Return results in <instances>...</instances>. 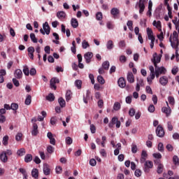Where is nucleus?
I'll list each match as a JSON object with an SVG mask.
<instances>
[{
	"label": "nucleus",
	"mask_w": 179,
	"mask_h": 179,
	"mask_svg": "<svg viewBox=\"0 0 179 179\" xmlns=\"http://www.w3.org/2000/svg\"><path fill=\"white\" fill-rule=\"evenodd\" d=\"M150 169H153V162L150 160H147L144 162L143 171L145 173H149Z\"/></svg>",
	"instance_id": "1"
},
{
	"label": "nucleus",
	"mask_w": 179,
	"mask_h": 179,
	"mask_svg": "<svg viewBox=\"0 0 179 179\" xmlns=\"http://www.w3.org/2000/svg\"><path fill=\"white\" fill-rule=\"evenodd\" d=\"M148 0H139V2L136 3V8H139V13L142 15L145 12V2Z\"/></svg>",
	"instance_id": "2"
},
{
	"label": "nucleus",
	"mask_w": 179,
	"mask_h": 179,
	"mask_svg": "<svg viewBox=\"0 0 179 179\" xmlns=\"http://www.w3.org/2000/svg\"><path fill=\"white\" fill-rule=\"evenodd\" d=\"M155 132H156L157 136H158L159 138L164 137V135H165L164 129L163 128V127H162V125L159 124L157 127Z\"/></svg>",
	"instance_id": "3"
},
{
	"label": "nucleus",
	"mask_w": 179,
	"mask_h": 179,
	"mask_svg": "<svg viewBox=\"0 0 179 179\" xmlns=\"http://www.w3.org/2000/svg\"><path fill=\"white\" fill-rule=\"evenodd\" d=\"M153 64L155 68V71H157L160 74H165L166 73V68L161 66L158 67L157 64H156V60L155 59H153Z\"/></svg>",
	"instance_id": "4"
},
{
	"label": "nucleus",
	"mask_w": 179,
	"mask_h": 179,
	"mask_svg": "<svg viewBox=\"0 0 179 179\" xmlns=\"http://www.w3.org/2000/svg\"><path fill=\"white\" fill-rule=\"evenodd\" d=\"M84 58L87 64H90L92 62V59L93 58V52H87L84 55Z\"/></svg>",
	"instance_id": "5"
},
{
	"label": "nucleus",
	"mask_w": 179,
	"mask_h": 179,
	"mask_svg": "<svg viewBox=\"0 0 179 179\" xmlns=\"http://www.w3.org/2000/svg\"><path fill=\"white\" fill-rule=\"evenodd\" d=\"M169 41L171 43V45L175 50H178L179 41L178 39H171V36L169 38Z\"/></svg>",
	"instance_id": "6"
},
{
	"label": "nucleus",
	"mask_w": 179,
	"mask_h": 179,
	"mask_svg": "<svg viewBox=\"0 0 179 179\" xmlns=\"http://www.w3.org/2000/svg\"><path fill=\"white\" fill-rule=\"evenodd\" d=\"M43 170L45 176H50V174H51V169H50V165H48V164H43Z\"/></svg>",
	"instance_id": "7"
},
{
	"label": "nucleus",
	"mask_w": 179,
	"mask_h": 179,
	"mask_svg": "<svg viewBox=\"0 0 179 179\" xmlns=\"http://www.w3.org/2000/svg\"><path fill=\"white\" fill-rule=\"evenodd\" d=\"M31 135H32V136H37V135H38V126L37 125V123L33 124Z\"/></svg>",
	"instance_id": "8"
},
{
	"label": "nucleus",
	"mask_w": 179,
	"mask_h": 179,
	"mask_svg": "<svg viewBox=\"0 0 179 179\" xmlns=\"http://www.w3.org/2000/svg\"><path fill=\"white\" fill-rule=\"evenodd\" d=\"M110 15L113 16L114 19H117L118 15H120V10L117 8H113L110 10Z\"/></svg>",
	"instance_id": "9"
},
{
	"label": "nucleus",
	"mask_w": 179,
	"mask_h": 179,
	"mask_svg": "<svg viewBox=\"0 0 179 179\" xmlns=\"http://www.w3.org/2000/svg\"><path fill=\"white\" fill-rule=\"evenodd\" d=\"M43 29L45 34H47L48 36V34H50V33L51 31V28H50V25L48 24V22H45L43 24Z\"/></svg>",
	"instance_id": "10"
},
{
	"label": "nucleus",
	"mask_w": 179,
	"mask_h": 179,
	"mask_svg": "<svg viewBox=\"0 0 179 179\" xmlns=\"http://www.w3.org/2000/svg\"><path fill=\"white\" fill-rule=\"evenodd\" d=\"M146 159H148V152H146V150H143L141 152V157L140 159L141 163H145L146 162Z\"/></svg>",
	"instance_id": "11"
},
{
	"label": "nucleus",
	"mask_w": 179,
	"mask_h": 179,
	"mask_svg": "<svg viewBox=\"0 0 179 179\" xmlns=\"http://www.w3.org/2000/svg\"><path fill=\"white\" fill-rule=\"evenodd\" d=\"M47 136L48 139H50V143L51 145H55L56 141H55V138H54V135H52V133L48 132L47 134Z\"/></svg>",
	"instance_id": "12"
},
{
	"label": "nucleus",
	"mask_w": 179,
	"mask_h": 179,
	"mask_svg": "<svg viewBox=\"0 0 179 179\" xmlns=\"http://www.w3.org/2000/svg\"><path fill=\"white\" fill-rule=\"evenodd\" d=\"M14 76L16 79H22V76H23V72L20 69H17L15 71Z\"/></svg>",
	"instance_id": "13"
},
{
	"label": "nucleus",
	"mask_w": 179,
	"mask_h": 179,
	"mask_svg": "<svg viewBox=\"0 0 179 179\" xmlns=\"http://www.w3.org/2000/svg\"><path fill=\"white\" fill-rule=\"evenodd\" d=\"M118 85L120 87L124 88L127 86V83H125V79L122 77L120 78L117 81Z\"/></svg>",
	"instance_id": "14"
},
{
	"label": "nucleus",
	"mask_w": 179,
	"mask_h": 179,
	"mask_svg": "<svg viewBox=\"0 0 179 179\" xmlns=\"http://www.w3.org/2000/svg\"><path fill=\"white\" fill-rule=\"evenodd\" d=\"M159 83L162 86H166V85H167V83H169V79L166 76H162L159 78Z\"/></svg>",
	"instance_id": "15"
},
{
	"label": "nucleus",
	"mask_w": 179,
	"mask_h": 179,
	"mask_svg": "<svg viewBox=\"0 0 179 179\" xmlns=\"http://www.w3.org/2000/svg\"><path fill=\"white\" fill-rule=\"evenodd\" d=\"M8 157L5 155L4 152L2 151L0 153V160L1 162H2L3 163H8Z\"/></svg>",
	"instance_id": "16"
},
{
	"label": "nucleus",
	"mask_w": 179,
	"mask_h": 179,
	"mask_svg": "<svg viewBox=\"0 0 179 179\" xmlns=\"http://www.w3.org/2000/svg\"><path fill=\"white\" fill-rule=\"evenodd\" d=\"M127 79L129 83H134V82H135V79L134 78V74L132 73V72H129L127 73Z\"/></svg>",
	"instance_id": "17"
},
{
	"label": "nucleus",
	"mask_w": 179,
	"mask_h": 179,
	"mask_svg": "<svg viewBox=\"0 0 179 179\" xmlns=\"http://www.w3.org/2000/svg\"><path fill=\"white\" fill-rule=\"evenodd\" d=\"M110 122L115 125L116 124V128H120V127H121V122L118 120L117 117H113Z\"/></svg>",
	"instance_id": "18"
},
{
	"label": "nucleus",
	"mask_w": 179,
	"mask_h": 179,
	"mask_svg": "<svg viewBox=\"0 0 179 179\" xmlns=\"http://www.w3.org/2000/svg\"><path fill=\"white\" fill-rule=\"evenodd\" d=\"M6 75V71L5 69H1L0 70V83H3L5 82V78H3V76Z\"/></svg>",
	"instance_id": "19"
},
{
	"label": "nucleus",
	"mask_w": 179,
	"mask_h": 179,
	"mask_svg": "<svg viewBox=\"0 0 179 179\" xmlns=\"http://www.w3.org/2000/svg\"><path fill=\"white\" fill-rule=\"evenodd\" d=\"M89 100H90V92L87 90L86 95H83V101L85 104H87Z\"/></svg>",
	"instance_id": "20"
},
{
	"label": "nucleus",
	"mask_w": 179,
	"mask_h": 179,
	"mask_svg": "<svg viewBox=\"0 0 179 179\" xmlns=\"http://www.w3.org/2000/svg\"><path fill=\"white\" fill-rule=\"evenodd\" d=\"M57 17L60 20H62V19H65V17H66V13H65V12L64 11H59L57 13Z\"/></svg>",
	"instance_id": "21"
},
{
	"label": "nucleus",
	"mask_w": 179,
	"mask_h": 179,
	"mask_svg": "<svg viewBox=\"0 0 179 179\" xmlns=\"http://www.w3.org/2000/svg\"><path fill=\"white\" fill-rule=\"evenodd\" d=\"M162 113H164L166 114V117H169L170 114H171V108H167V107H163L162 108Z\"/></svg>",
	"instance_id": "22"
},
{
	"label": "nucleus",
	"mask_w": 179,
	"mask_h": 179,
	"mask_svg": "<svg viewBox=\"0 0 179 179\" xmlns=\"http://www.w3.org/2000/svg\"><path fill=\"white\" fill-rule=\"evenodd\" d=\"M71 24L73 29H76L79 26V22L76 18H72L71 20Z\"/></svg>",
	"instance_id": "23"
},
{
	"label": "nucleus",
	"mask_w": 179,
	"mask_h": 179,
	"mask_svg": "<svg viewBox=\"0 0 179 179\" xmlns=\"http://www.w3.org/2000/svg\"><path fill=\"white\" fill-rule=\"evenodd\" d=\"M58 103L62 108H64L66 106V102H65V99L62 97L58 99Z\"/></svg>",
	"instance_id": "24"
},
{
	"label": "nucleus",
	"mask_w": 179,
	"mask_h": 179,
	"mask_svg": "<svg viewBox=\"0 0 179 179\" xmlns=\"http://www.w3.org/2000/svg\"><path fill=\"white\" fill-rule=\"evenodd\" d=\"M152 57H153V58L151 59L152 62H153V59H155L156 64H159V62H160L162 57H160V56H157V52L154 53Z\"/></svg>",
	"instance_id": "25"
},
{
	"label": "nucleus",
	"mask_w": 179,
	"mask_h": 179,
	"mask_svg": "<svg viewBox=\"0 0 179 179\" xmlns=\"http://www.w3.org/2000/svg\"><path fill=\"white\" fill-rule=\"evenodd\" d=\"M31 176L35 179L38 178V169H32Z\"/></svg>",
	"instance_id": "26"
},
{
	"label": "nucleus",
	"mask_w": 179,
	"mask_h": 179,
	"mask_svg": "<svg viewBox=\"0 0 179 179\" xmlns=\"http://www.w3.org/2000/svg\"><path fill=\"white\" fill-rule=\"evenodd\" d=\"M33 160V155L31 154H27L24 157V162L25 163H30Z\"/></svg>",
	"instance_id": "27"
},
{
	"label": "nucleus",
	"mask_w": 179,
	"mask_h": 179,
	"mask_svg": "<svg viewBox=\"0 0 179 179\" xmlns=\"http://www.w3.org/2000/svg\"><path fill=\"white\" fill-rule=\"evenodd\" d=\"M72 99V92L67 90L66 92V101H69Z\"/></svg>",
	"instance_id": "28"
},
{
	"label": "nucleus",
	"mask_w": 179,
	"mask_h": 179,
	"mask_svg": "<svg viewBox=\"0 0 179 179\" xmlns=\"http://www.w3.org/2000/svg\"><path fill=\"white\" fill-rule=\"evenodd\" d=\"M106 48L108 50H113V48H114V43L113 42V41L109 40L107 43H106Z\"/></svg>",
	"instance_id": "29"
},
{
	"label": "nucleus",
	"mask_w": 179,
	"mask_h": 179,
	"mask_svg": "<svg viewBox=\"0 0 179 179\" xmlns=\"http://www.w3.org/2000/svg\"><path fill=\"white\" fill-rule=\"evenodd\" d=\"M46 100H48V101H54V100H55V96H54V94L50 93L46 96Z\"/></svg>",
	"instance_id": "30"
},
{
	"label": "nucleus",
	"mask_w": 179,
	"mask_h": 179,
	"mask_svg": "<svg viewBox=\"0 0 179 179\" xmlns=\"http://www.w3.org/2000/svg\"><path fill=\"white\" fill-rule=\"evenodd\" d=\"M102 67L105 71H108L110 68V62L108 61H106L102 64Z\"/></svg>",
	"instance_id": "31"
},
{
	"label": "nucleus",
	"mask_w": 179,
	"mask_h": 179,
	"mask_svg": "<svg viewBox=\"0 0 179 179\" xmlns=\"http://www.w3.org/2000/svg\"><path fill=\"white\" fill-rule=\"evenodd\" d=\"M163 169H164V166L162 164H159L157 166V173L158 174H162L163 173Z\"/></svg>",
	"instance_id": "32"
},
{
	"label": "nucleus",
	"mask_w": 179,
	"mask_h": 179,
	"mask_svg": "<svg viewBox=\"0 0 179 179\" xmlns=\"http://www.w3.org/2000/svg\"><path fill=\"white\" fill-rule=\"evenodd\" d=\"M26 154V150L24 148H21L17 151V155L20 157L24 156Z\"/></svg>",
	"instance_id": "33"
},
{
	"label": "nucleus",
	"mask_w": 179,
	"mask_h": 179,
	"mask_svg": "<svg viewBox=\"0 0 179 179\" xmlns=\"http://www.w3.org/2000/svg\"><path fill=\"white\" fill-rule=\"evenodd\" d=\"M57 122H58V118L57 116H53L50 118L51 125H56Z\"/></svg>",
	"instance_id": "34"
},
{
	"label": "nucleus",
	"mask_w": 179,
	"mask_h": 179,
	"mask_svg": "<svg viewBox=\"0 0 179 179\" xmlns=\"http://www.w3.org/2000/svg\"><path fill=\"white\" fill-rule=\"evenodd\" d=\"M26 106H30L31 104V96L27 95L24 101Z\"/></svg>",
	"instance_id": "35"
},
{
	"label": "nucleus",
	"mask_w": 179,
	"mask_h": 179,
	"mask_svg": "<svg viewBox=\"0 0 179 179\" xmlns=\"http://www.w3.org/2000/svg\"><path fill=\"white\" fill-rule=\"evenodd\" d=\"M173 164H175V166H179L178 156L174 155L173 157Z\"/></svg>",
	"instance_id": "36"
},
{
	"label": "nucleus",
	"mask_w": 179,
	"mask_h": 179,
	"mask_svg": "<svg viewBox=\"0 0 179 179\" xmlns=\"http://www.w3.org/2000/svg\"><path fill=\"white\" fill-rule=\"evenodd\" d=\"M153 26H155L157 29H160L162 27V22L160 21H153L152 22Z\"/></svg>",
	"instance_id": "37"
},
{
	"label": "nucleus",
	"mask_w": 179,
	"mask_h": 179,
	"mask_svg": "<svg viewBox=\"0 0 179 179\" xmlns=\"http://www.w3.org/2000/svg\"><path fill=\"white\" fill-rule=\"evenodd\" d=\"M121 108V104L119 102H115L113 105V110L118 111Z\"/></svg>",
	"instance_id": "38"
},
{
	"label": "nucleus",
	"mask_w": 179,
	"mask_h": 179,
	"mask_svg": "<svg viewBox=\"0 0 179 179\" xmlns=\"http://www.w3.org/2000/svg\"><path fill=\"white\" fill-rule=\"evenodd\" d=\"M97 81H98L99 83H100L101 85H104V83H106V80H104V78H103V76H98V77H97Z\"/></svg>",
	"instance_id": "39"
},
{
	"label": "nucleus",
	"mask_w": 179,
	"mask_h": 179,
	"mask_svg": "<svg viewBox=\"0 0 179 179\" xmlns=\"http://www.w3.org/2000/svg\"><path fill=\"white\" fill-rule=\"evenodd\" d=\"M9 141V136H5L3 138V141L2 143L4 146H8V141Z\"/></svg>",
	"instance_id": "40"
},
{
	"label": "nucleus",
	"mask_w": 179,
	"mask_h": 179,
	"mask_svg": "<svg viewBox=\"0 0 179 179\" xmlns=\"http://www.w3.org/2000/svg\"><path fill=\"white\" fill-rule=\"evenodd\" d=\"M23 73L26 76H29V75H30V71H29V67H27V66H24Z\"/></svg>",
	"instance_id": "41"
},
{
	"label": "nucleus",
	"mask_w": 179,
	"mask_h": 179,
	"mask_svg": "<svg viewBox=\"0 0 179 179\" xmlns=\"http://www.w3.org/2000/svg\"><path fill=\"white\" fill-rule=\"evenodd\" d=\"M96 20H103V13L101 12H98L96 14Z\"/></svg>",
	"instance_id": "42"
},
{
	"label": "nucleus",
	"mask_w": 179,
	"mask_h": 179,
	"mask_svg": "<svg viewBox=\"0 0 179 179\" xmlns=\"http://www.w3.org/2000/svg\"><path fill=\"white\" fill-rule=\"evenodd\" d=\"M75 85L78 89H81L82 87V80H76L75 82Z\"/></svg>",
	"instance_id": "43"
},
{
	"label": "nucleus",
	"mask_w": 179,
	"mask_h": 179,
	"mask_svg": "<svg viewBox=\"0 0 179 179\" xmlns=\"http://www.w3.org/2000/svg\"><path fill=\"white\" fill-rule=\"evenodd\" d=\"M47 152L50 153V155L54 153V147H52V145H48L47 147Z\"/></svg>",
	"instance_id": "44"
},
{
	"label": "nucleus",
	"mask_w": 179,
	"mask_h": 179,
	"mask_svg": "<svg viewBox=\"0 0 179 179\" xmlns=\"http://www.w3.org/2000/svg\"><path fill=\"white\" fill-rule=\"evenodd\" d=\"M11 110H13V111H16V110H17V108H19V105L16 103H11Z\"/></svg>",
	"instance_id": "45"
},
{
	"label": "nucleus",
	"mask_w": 179,
	"mask_h": 179,
	"mask_svg": "<svg viewBox=\"0 0 179 179\" xmlns=\"http://www.w3.org/2000/svg\"><path fill=\"white\" fill-rule=\"evenodd\" d=\"M131 152L132 153H136V152H138V146L136 144L131 145Z\"/></svg>",
	"instance_id": "46"
},
{
	"label": "nucleus",
	"mask_w": 179,
	"mask_h": 179,
	"mask_svg": "<svg viewBox=\"0 0 179 179\" xmlns=\"http://www.w3.org/2000/svg\"><path fill=\"white\" fill-rule=\"evenodd\" d=\"M106 27L109 29V30H113V29H114V25L113 24V22H108L106 23Z\"/></svg>",
	"instance_id": "47"
},
{
	"label": "nucleus",
	"mask_w": 179,
	"mask_h": 179,
	"mask_svg": "<svg viewBox=\"0 0 179 179\" xmlns=\"http://www.w3.org/2000/svg\"><path fill=\"white\" fill-rule=\"evenodd\" d=\"M158 150L159 152H164V145H163V143H159Z\"/></svg>",
	"instance_id": "48"
},
{
	"label": "nucleus",
	"mask_w": 179,
	"mask_h": 179,
	"mask_svg": "<svg viewBox=\"0 0 179 179\" xmlns=\"http://www.w3.org/2000/svg\"><path fill=\"white\" fill-rule=\"evenodd\" d=\"M23 136V134L22 133H17V135L15 136V141H22V138Z\"/></svg>",
	"instance_id": "49"
},
{
	"label": "nucleus",
	"mask_w": 179,
	"mask_h": 179,
	"mask_svg": "<svg viewBox=\"0 0 179 179\" xmlns=\"http://www.w3.org/2000/svg\"><path fill=\"white\" fill-rule=\"evenodd\" d=\"M30 38L33 43H37V38H36V35L33 33L30 34Z\"/></svg>",
	"instance_id": "50"
},
{
	"label": "nucleus",
	"mask_w": 179,
	"mask_h": 179,
	"mask_svg": "<svg viewBox=\"0 0 179 179\" xmlns=\"http://www.w3.org/2000/svg\"><path fill=\"white\" fill-rule=\"evenodd\" d=\"M106 141H107V137L105 136H102V142H101L102 148H106Z\"/></svg>",
	"instance_id": "51"
},
{
	"label": "nucleus",
	"mask_w": 179,
	"mask_h": 179,
	"mask_svg": "<svg viewBox=\"0 0 179 179\" xmlns=\"http://www.w3.org/2000/svg\"><path fill=\"white\" fill-rule=\"evenodd\" d=\"M5 155L8 157V156H12V155H13V151H12V150H6V151H3Z\"/></svg>",
	"instance_id": "52"
},
{
	"label": "nucleus",
	"mask_w": 179,
	"mask_h": 179,
	"mask_svg": "<svg viewBox=\"0 0 179 179\" xmlns=\"http://www.w3.org/2000/svg\"><path fill=\"white\" fill-rule=\"evenodd\" d=\"M168 101L169 104H171V106H174V103H175L174 97L169 96Z\"/></svg>",
	"instance_id": "53"
},
{
	"label": "nucleus",
	"mask_w": 179,
	"mask_h": 179,
	"mask_svg": "<svg viewBox=\"0 0 179 179\" xmlns=\"http://www.w3.org/2000/svg\"><path fill=\"white\" fill-rule=\"evenodd\" d=\"M134 174L136 177H141L142 176V171H141V169H136Z\"/></svg>",
	"instance_id": "54"
},
{
	"label": "nucleus",
	"mask_w": 179,
	"mask_h": 179,
	"mask_svg": "<svg viewBox=\"0 0 179 179\" xmlns=\"http://www.w3.org/2000/svg\"><path fill=\"white\" fill-rule=\"evenodd\" d=\"M145 92L148 93V94H153V91H152L150 86H146Z\"/></svg>",
	"instance_id": "55"
},
{
	"label": "nucleus",
	"mask_w": 179,
	"mask_h": 179,
	"mask_svg": "<svg viewBox=\"0 0 179 179\" xmlns=\"http://www.w3.org/2000/svg\"><path fill=\"white\" fill-rule=\"evenodd\" d=\"M36 73H37V71L36 70V69L32 68L30 69L29 74L31 75V76H34Z\"/></svg>",
	"instance_id": "56"
},
{
	"label": "nucleus",
	"mask_w": 179,
	"mask_h": 179,
	"mask_svg": "<svg viewBox=\"0 0 179 179\" xmlns=\"http://www.w3.org/2000/svg\"><path fill=\"white\" fill-rule=\"evenodd\" d=\"M90 166H92V167H94V166H96V164H97V162H96V159H91L90 160Z\"/></svg>",
	"instance_id": "57"
},
{
	"label": "nucleus",
	"mask_w": 179,
	"mask_h": 179,
	"mask_svg": "<svg viewBox=\"0 0 179 179\" xmlns=\"http://www.w3.org/2000/svg\"><path fill=\"white\" fill-rule=\"evenodd\" d=\"M73 140L71 137L66 138V145H72Z\"/></svg>",
	"instance_id": "58"
},
{
	"label": "nucleus",
	"mask_w": 179,
	"mask_h": 179,
	"mask_svg": "<svg viewBox=\"0 0 179 179\" xmlns=\"http://www.w3.org/2000/svg\"><path fill=\"white\" fill-rule=\"evenodd\" d=\"M120 62L123 64L127 62V57L124 55H121L120 57Z\"/></svg>",
	"instance_id": "59"
},
{
	"label": "nucleus",
	"mask_w": 179,
	"mask_h": 179,
	"mask_svg": "<svg viewBox=\"0 0 179 179\" xmlns=\"http://www.w3.org/2000/svg\"><path fill=\"white\" fill-rule=\"evenodd\" d=\"M129 115L130 117H134V115H135V109L134 108H130L129 110Z\"/></svg>",
	"instance_id": "60"
},
{
	"label": "nucleus",
	"mask_w": 179,
	"mask_h": 179,
	"mask_svg": "<svg viewBox=\"0 0 179 179\" xmlns=\"http://www.w3.org/2000/svg\"><path fill=\"white\" fill-rule=\"evenodd\" d=\"M125 45H127V44L125 43V41H120L119 42L120 48H122L125 47Z\"/></svg>",
	"instance_id": "61"
},
{
	"label": "nucleus",
	"mask_w": 179,
	"mask_h": 179,
	"mask_svg": "<svg viewBox=\"0 0 179 179\" xmlns=\"http://www.w3.org/2000/svg\"><path fill=\"white\" fill-rule=\"evenodd\" d=\"M90 131L92 134H96V126L94 124L90 125Z\"/></svg>",
	"instance_id": "62"
},
{
	"label": "nucleus",
	"mask_w": 179,
	"mask_h": 179,
	"mask_svg": "<svg viewBox=\"0 0 179 179\" xmlns=\"http://www.w3.org/2000/svg\"><path fill=\"white\" fill-rule=\"evenodd\" d=\"M137 85H140L141 86H143V79L137 78Z\"/></svg>",
	"instance_id": "63"
},
{
	"label": "nucleus",
	"mask_w": 179,
	"mask_h": 179,
	"mask_svg": "<svg viewBox=\"0 0 179 179\" xmlns=\"http://www.w3.org/2000/svg\"><path fill=\"white\" fill-rule=\"evenodd\" d=\"M87 47H89V43L83 41V48L86 49Z\"/></svg>",
	"instance_id": "64"
}]
</instances>
